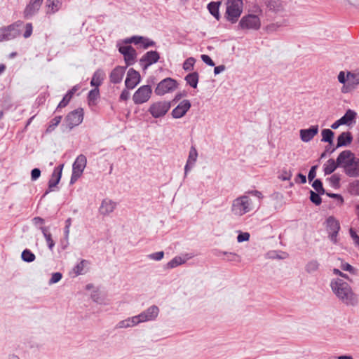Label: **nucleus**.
<instances>
[{
    "label": "nucleus",
    "instance_id": "f257e3e1",
    "mask_svg": "<svg viewBox=\"0 0 359 359\" xmlns=\"http://www.w3.org/2000/svg\"><path fill=\"white\" fill-rule=\"evenodd\" d=\"M330 287L333 293L344 304L347 306H355L358 302V298L351 287L344 280L334 278L331 280Z\"/></svg>",
    "mask_w": 359,
    "mask_h": 359
},
{
    "label": "nucleus",
    "instance_id": "f03ea898",
    "mask_svg": "<svg viewBox=\"0 0 359 359\" xmlns=\"http://www.w3.org/2000/svg\"><path fill=\"white\" fill-rule=\"evenodd\" d=\"M340 163H343L344 173L350 177H359V158L350 150H344L339 154Z\"/></svg>",
    "mask_w": 359,
    "mask_h": 359
},
{
    "label": "nucleus",
    "instance_id": "7ed1b4c3",
    "mask_svg": "<svg viewBox=\"0 0 359 359\" xmlns=\"http://www.w3.org/2000/svg\"><path fill=\"white\" fill-rule=\"evenodd\" d=\"M338 81L343 84L341 92L344 94L355 90L359 86V70L341 71L337 75Z\"/></svg>",
    "mask_w": 359,
    "mask_h": 359
},
{
    "label": "nucleus",
    "instance_id": "20e7f679",
    "mask_svg": "<svg viewBox=\"0 0 359 359\" xmlns=\"http://www.w3.org/2000/svg\"><path fill=\"white\" fill-rule=\"evenodd\" d=\"M252 200L248 195L237 197L232 201L231 210L236 216H243L254 210Z\"/></svg>",
    "mask_w": 359,
    "mask_h": 359
},
{
    "label": "nucleus",
    "instance_id": "39448f33",
    "mask_svg": "<svg viewBox=\"0 0 359 359\" xmlns=\"http://www.w3.org/2000/svg\"><path fill=\"white\" fill-rule=\"evenodd\" d=\"M23 22L18 20L13 24L0 28V42L12 40L20 34V28Z\"/></svg>",
    "mask_w": 359,
    "mask_h": 359
},
{
    "label": "nucleus",
    "instance_id": "423d86ee",
    "mask_svg": "<svg viewBox=\"0 0 359 359\" xmlns=\"http://www.w3.org/2000/svg\"><path fill=\"white\" fill-rule=\"evenodd\" d=\"M243 11L242 0H227L226 15L227 20L232 23L237 22Z\"/></svg>",
    "mask_w": 359,
    "mask_h": 359
},
{
    "label": "nucleus",
    "instance_id": "0eeeda50",
    "mask_svg": "<svg viewBox=\"0 0 359 359\" xmlns=\"http://www.w3.org/2000/svg\"><path fill=\"white\" fill-rule=\"evenodd\" d=\"M238 25L243 29L257 30L261 27V20L258 15L248 14L241 19Z\"/></svg>",
    "mask_w": 359,
    "mask_h": 359
},
{
    "label": "nucleus",
    "instance_id": "6e6552de",
    "mask_svg": "<svg viewBox=\"0 0 359 359\" xmlns=\"http://www.w3.org/2000/svg\"><path fill=\"white\" fill-rule=\"evenodd\" d=\"M87 163L86 157L80 154L77 156L72 165V174L70 183L74 184L82 175Z\"/></svg>",
    "mask_w": 359,
    "mask_h": 359
},
{
    "label": "nucleus",
    "instance_id": "1a4fd4ad",
    "mask_svg": "<svg viewBox=\"0 0 359 359\" xmlns=\"http://www.w3.org/2000/svg\"><path fill=\"white\" fill-rule=\"evenodd\" d=\"M152 89L149 85L140 86L134 93L133 100L135 104L147 102L151 97Z\"/></svg>",
    "mask_w": 359,
    "mask_h": 359
},
{
    "label": "nucleus",
    "instance_id": "9d476101",
    "mask_svg": "<svg viewBox=\"0 0 359 359\" xmlns=\"http://www.w3.org/2000/svg\"><path fill=\"white\" fill-rule=\"evenodd\" d=\"M177 86V83L175 79L166 78L158 83L154 92L157 95H163L174 91Z\"/></svg>",
    "mask_w": 359,
    "mask_h": 359
},
{
    "label": "nucleus",
    "instance_id": "9b49d317",
    "mask_svg": "<svg viewBox=\"0 0 359 359\" xmlns=\"http://www.w3.org/2000/svg\"><path fill=\"white\" fill-rule=\"evenodd\" d=\"M170 102L167 101L156 102L151 104L149 112L154 118H159L165 116L170 108Z\"/></svg>",
    "mask_w": 359,
    "mask_h": 359
},
{
    "label": "nucleus",
    "instance_id": "f8f14e48",
    "mask_svg": "<svg viewBox=\"0 0 359 359\" xmlns=\"http://www.w3.org/2000/svg\"><path fill=\"white\" fill-rule=\"evenodd\" d=\"M326 230L332 242L337 243V235L340 230V224L334 217L330 216L326 219Z\"/></svg>",
    "mask_w": 359,
    "mask_h": 359
},
{
    "label": "nucleus",
    "instance_id": "ddd939ff",
    "mask_svg": "<svg viewBox=\"0 0 359 359\" xmlns=\"http://www.w3.org/2000/svg\"><path fill=\"white\" fill-rule=\"evenodd\" d=\"M83 118V113L82 109H78L71 111L65 117L67 126L69 129H72L74 126H79Z\"/></svg>",
    "mask_w": 359,
    "mask_h": 359
},
{
    "label": "nucleus",
    "instance_id": "4468645a",
    "mask_svg": "<svg viewBox=\"0 0 359 359\" xmlns=\"http://www.w3.org/2000/svg\"><path fill=\"white\" fill-rule=\"evenodd\" d=\"M159 313V309L157 306L153 305L137 315L141 323L152 321L156 320Z\"/></svg>",
    "mask_w": 359,
    "mask_h": 359
},
{
    "label": "nucleus",
    "instance_id": "2eb2a0df",
    "mask_svg": "<svg viewBox=\"0 0 359 359\" xmlns=\"http://www.w3.org/2000/svg\"><path fill=\"white\" fill-rule=\"evenodd\" d=\"M160 56L157 51L151 50L146 53L140 59V63L144 69L149 66L156 63L159 60Z\"/></svg>",
    "mask_w": 359,
    "mask_h": 359
},
{
    "label": "nucleus",
    "instance_id": "dca6fc26",
    "mask_svg": "<svg viewBox=\"0 0 359 359\" xmlns=\"http://www.w3.org/2000/svg\"><path fill=\"white\" fill-rule=\"evenodd\" d=\"M191 102L188 100H184L172 109L171 115L174 118L183 117L191 108Z\"/></svg>",
    "mask_w": 359,
    "mask_h": 359
},
{
    "label": "nucleus",
    "instance_id": "f3484780",
    "mask_svg": "<svg viewBox=\"0 0 359 359\" xmlns=\"http://www.w3.org/2000/svg\"><path fill=\"white\" fill-rule=\"evenodd\" d=\"M140 81V75L138 72L133 68L129 69L125 85L128 89H133Z\"/></svg>",
    "mask_w": 359,
    "mask_h": 359
},
{
    "label": "nucleus",
    "instance_id": "a211bd4d",
    "mask_svg": "<svg viewBox=\"0 0 359 359\" xmlns=\"http://www.w3.org/2000/svg\"><path fill=\"white\" fill-rule=\"evenodd\" d=\"M119 52L124 56L126 67L134 63L136 57V51L130 46H124L119 47Z\"/></svg>",
    "mask_w": 359,
    "mask_h": 359
},
{
    "label": "nucleus",
    "instance_id": "6ab92c4d",
    "mask_svg": "<svg viewBox=\"0 0 359 359\" xmlns=\"http://www.w3.org/2000/svg\"><path fill=\"white\" fill-rule=\"evenodd\" d=\"M319 128L318 125L313 126L308 129H302L299 131L302 141L308 142L311 141L318 133Z\"/></svg>",
    "mask_w": 359,
    "mask_h": 359
},
{
    "label": "nucleus",
    "instance_id": "aec40b11",
    "mask_svg": "<svg viewBox=\"0 0 359 359\" xmlns=\"http://www.w3.org/2000/svg\"><path fill=\"white\" fill-rule=\"evenodd\" d=\"M127 67L117 66L109 74V80L112 83H119L121 82Z\"/></svg>",
    "mask_w": 359,
    "mask_h": 359
},
{
    "label": "nucleus",
    "instance_id": "412c9836",
    "mask_svg": "<svg viewBox=\"0 0 359 359\" xmlns=\"http://www.w3.org/2000/svg\"><path fill=\"white\" fill-rule=\"evenodd\" d=\"M198 151L194 147H191L189 150L188 159L184 166V177L187 176L188 172L194 167L197 161Z\"/></svg>",
    "mask_w": 359,
    "mask_h": 359
},
{
    "label": "nucleus",
    "instance_id": "4be33fe9",
    "mask_svg": "<svg viewBox=\"0 0 359 359\" xmlns=\"http://www.w3.org/2000/svg\"><path fill=\"white\" fill-rule=\"evenodd\" d=\"M63 166L64 165L61 164L54 169L51 177L48 182L49 191H52L53 189L59 183L61 179Z\"/></svg>",
    "mask_w": 359,
    "mask_h": 359
},
{
    "label": "nucleus",
    "instance_id": "5701e85b",
    "mask_svg": "<svg viewBox=\"0 0 359 359\" xmlns=\"http://www.w3.org/2000/svg\"><path fill=\"white\" fill-rule=\"evenodd\" d=\"M339 155L338 156L336 161L332 158L329 159L323 165V170L325 175H330L338 167L343 168V163H340Z\"/></svg>",
    "mask_w": 359,
    "mask_h": 359
},
{
    "label": "nucleus",
    "instance_id": "b1692460",
    "mask_svg": "<svg viewBox=\"0 0 359 359\" xmlns=\"http://www.w3.org/2000/svg\"><path fill=\"white\" fill-rule=\"evenodd\" d=\"M61 0H46L45 9L47 15H53L57 13L61 8Z\"/></svg>",
    "mask_w": 359,
    "mask_h": 359
},
{
    "label": "nucleus",
    "instance_id": "393cba45",
    "mask_svg": "<svg viewBox=\"0 0 359 359\" xmlns=\"http://www.w3.org/2000/svg\"><path fill=\"white\" fill-rule=\"evenodd\" d=\"M116 206L115 202L109 199H104L102 201L99 210L101 215H107L114 210Z\"/></svg>",
    "mask_w": 359,
    "mask_h": 359
},
{
    "label": "nucleus",
    "instance_id": "a878e982",
    "mask_svg": "<svg viewBox=\"0 0 359 359\" xmlns=\"http://www.w3.org/2000/svg\"><path fill=\"white\" fill-rule=\"evenodd\" d=\"M140 323V321L137 315L119 321L116 325V327L118 329L128 328L136 326Z\"/></svg>",
    "mask_w": 359,
    "mask_h": 359
},
{
    "label": "nucleus",
    "instance_id": "bb28decb",
    "mask_svg": "<svg viewBox=\"0 0 359 359\" xmlns=\"http://www.w3.org/2000/svg\"><path fill=\"white\" fill-rule=\"evenodd\" d=\"M353 137L350 132H344L337 137V144L336 148L347 146L352 142Z\"/></svg>",
    "mask_w": 359,
    "mask_h": 359
},
{
    "label": "nucleus",
    "instance_id": "cd10ccee",
    "mask_svg": "<svg viewBox=\"0 0 359 359\" xmlns=\"http://www.w3.org/2000/svg\"><path fill=\"white\" fill-rule=\"evenodd\" d=\"M104 76L105 74L103 70L100 69L96 70L92 77L90 85L98 88V87L102 83Z\"/></svg>",
    "mask_w": 359,
    "mask_h": 359
},
{
    "label": "nucleus",
    "instance_id": "c85d7f7f",
    "mask_svg": "<svg viewBox=\"0 0 359 359\" xmlns=\"http://www.w3.org/2000/svg\"><path fill=\"white\" fill-rule=\"evenodd\" d=\"M40 9V6L36 4H34L32 1L27 5L25 7L23 14L25 18H29L34 15Z\"/></svg>",
    "mask_w": 359,
    "mask_h": 359
},
{
    "label": "nucleus",
    "instance_id": "c756f323",
    "mask_svg": "<svg viewBox=\"0 0 359 359\" xmlns=\"http://www.w3.org/2000/svg\"><path fill=\"white\" fill-rule=\"evenodd\" d=\"M79 89L77 86H74L71 90H69L66 95L64 96L63 99L61 100V102L57 105V109L59 108H63L66 107L69 102H70L71 99L72 98L74 93L77 91Z\"/></svg>",
    "mask_w": 359,
    "mask_h": 359
},
{
    "label": "nucleus",
    "instance_id": "7c9ffc66",
    "mask_svg": "<svg viewBox=\"0 0 359 359\" xmlns=\"http://www.w3.org/2000/svg\"><path fill=\"white\" fill-rule=\"evenodd\" d=\"M356 116V113L351 110L348 109L345 114L340 118L341 121L342 122L343 125H351L355 120Z\"/></svg>",
    "mask_w": 359,
    "mask_h": 359
},
{
    "label": "nucleus",
    "instance_id": "2f4dec72",
    "mask_svg": "<svg viewBox=\"0 0 359 359\" xmlns=\"http://www.w3.org/2000/svg\"><path fill=\"white\" fill-rule=\"evenodd\" d=\"M40 230L46 239L48 248L50 250H53V247L55 246V242L52 239L51 233L48 231V228L46 226H41Z\"/></svg>",
    "mask_w": 359,
    "mask_h": 359
},
{
    "label": "nucleus",
    "instance_id": "473e14b6",
    "mask_svg": "<svg viewBox=\"0 0 359 359\" xmlns=\"http://www.w3.org/2000/svg\"><path fill=\"white\" fill-rule=\"evenodd\" d=\"M198 74L197 72H192L187 74L185 77V81L192 88H196L198 83Z\"/></svg>",
    "mask_w": 359,
    "mask_h": 359
},
{
    "label": "nucleus",
    "instance_id": "72a5a7b5",
    "mask_svg": "<svg viewBox=\"0 0 359 359\" xmlns=\"http://www.w3.org/2000/svg\"><path fill=\"white\" fill-rule=\"evenodd\" d=\"M322 142H327L330 144H333V139L334 136V132L330 129H323L321 132Z\"/></svg>",
    "mask_w": 359,
    "mask_h": 359
},
{
    "label": "nucleus",
    "instance_id": "f704fd0d",
    "mask_svg": "<svg viewBox=\"0 0 359 359\" xmlns=\"http://www.w3.org/2000/svg\"><path fill=\"white\" fill-rule=\"evenodd\" d=\"M187 260V258H183L180 256L175 257L167 264V268L168 269L175 268L180 265L184 264Z\"/></svg>",
    "mask_w": 359,
    "mask_h": 359
},
{
    "label": "nucleus",
    "instance_id": "c9c22d12",
    "mask_svg": "<svg viewBox=\"0 0 359 359\" xmlns=\"http://www.w3.org/2000/svg\"><path fill=\"white\" fill-rule=\"evenodd\" d=\"M219 2H210L208 5V9L209 12L217 19L219 18Z\"/></svg>",
    "mask_w": 359,
    "mask_h": 359
},
{
    "label": "nucleus",
    "instance_id": "e433bc0d",
    "mask_svg": "<svg viewBox=\"0 0 359 359\" xmlns=\"http://www.w3.org/2000/svg\"><path fill=\"white\" fill-rule=\"evenodd\" d=\"M267 6L273 11H280L283 9V4L280 0H267Z\"/></svg>",
    "mask_w": 359,
    "mask_h": 359
},
{
    "label": "nucleus",
    "instance_id": "4c0bfd02",
    "mask_svg": "<svg viewBox=\"0 0 359 359\" xmlns=\"http://www.w3.org/2000/svg\"><path fill=\"white\" fill-rule=\"evenodd\" d=\"M62 120V116H57L54 117L49 123L46 130V133H52L56 127L59 125Z\"/></svg>",
    "mask_w": 359,
    "mask_h": 359
},
{
    "label": "nucleus",
    "instance_id": "58836bf2",
    "mask_svg": "<svg viewBox=\"0 0 359 359\" xmlns=\"http://www.w3.org/2000/svg\"><path fill=\"white\" fill-rule=\"evenodd\" d=\"M319 266H320L319 262L317 260L313 259V260L309 261L306 264V265L305 266V269H306V272L311 273H313V272L318 271Z\"/></svg>",
    "mask_w": 359,
    "mask_h": 359
},
{
    "label": "nucleus",
    "instance_id": "ea45409f",
    "mask_svg": "<svg viewBox=\"0 0 359 359\" xmlns=\"http://www.w3.org/2000/svg\"><path fill=\"white\" fill-rule=\"evenodd\" d=\"M22 259L26 262H32L34 261L36 257L29 250L25 249L21 255Z\"/></svg>",
    "mask_w": 359,
    "mask_h": 359
},
{
    "label": "nucleus",
    "instance_id": "a19ab883",
    "mask_svg": "<svg viewBox=\"0 0 359 359\" xmlns=\"http://www.w3.org/2000/svg\"><path fill=\"white\" fill-rule=\"evenodd\" d=\"M87 264V261L86 260H81L79 264H77L74 268V271L76 273V275H80L83 273H85L84 268L86 266V264Z\"/></svg>",
    "mask_w": 359,
    "mask_h": 359
},
{
    "label": "nucleus",
    "instance_id": "79ce46f5",
    "mask_svg": "<svg viewBox=\"0 0 359 359\" xmlns=\"http://www.w3.org/2000/svg\"><path fill=\"white\" fill-rule=\"evenodd\" d=\"M146 41V38L143 36H134L130 38L126 39V43H135V45H140L141 42H144Z\"/></svg>",
    "mask_w": 359,
    "mask_h": 359
},
{
    "label": "nucleus",
    "instance_id": "37998d69",
    "mask_svg": "<svg viewBox=\"0 0 359 359\" xmlns=\"http://www.w3.org/2000/svg\"><path fill=\"white\" fill-rule=\"evenodd\" d=\"M196 62V60L190 57L187 58L183 63V69L185 71H191L194 68V64Z\"/></svg>",
    "mask_w": 359,
    "mask_h": 359
},
{
    "label": "nucleus",
    "instance_id": "c03bdc74",
    "mask_svg": "<svg viewBox=\"0 0 359 359\" xmlns=\"http://www.w3.org/2000/svg\"><path fill=\"white\" fill-rule=\"evenodd\" d=\"M321 194H318V192H315L312 190L310 191V200L314 204L318 205L321 203L322 199L320 196Z\"/></svg>",
    "mask_w": 359,
    "mask_h": 359
},
{
    "label": "nucleus",
    "instance_id": "a18cd8bd",
    "mask_svg": "<svg viewBox=\"0 0 359 359\" xmlns=\"http://www.w3.org/2000/svg\"><path fill=\"white\" fill-rule=\"evenodd\" d=\"M312 187L318 194H323L325 193V189H323V183L320 180L317 179L314 180V182L312 184Z\"/></svg>",
    "mask_w": 359,
    "mask_h": 359
},
{
    "label": "nucleus",
    "instance_id": "49530a36",
    "mask_svg": "<svg viewBox=\"0 0 359 359\" xmlns=\"http://www.w3.org/2000/svg\"><path fill=\"white\" fill-rule=\"evenodd\" d=\"M329 182L331 185V187L334 188H337L339 187V182H340V177L339 175L334 174L332 175L329 178Z\"/></svg>",
    "mask_w": 359,
    "mask_h": 359
},
{
    "label": "nucleus",
    "instance_id": "de8ad7c7",
    "mask_svg": "<svg viewBox=\"0 0 359 359\" xmlns=\"http://www.w3.org/2000/svg\"><path fill=\"white\" fill-rule=\"evenodd\" d=\"M62 278V275L60 272H55L52 274L51 278H50L48 283L49 285L55 284L59 282Z\"/></svg>",
    "mask_w": 359,
    "mask_h": 359
},
{
    "label": "nucleus",
    "instance_id": "09e8293b",
    "mask_svg": "<svg viewBox=\"0 0 359 359\" xmlns=\"http://www.w3.org/2000/svg\"><path fill=\"white\" fill-rule=\"evenodd\" d=\"M164 257V252L163 251L156 252L154 253L149 254L148 258L155 261H160Z\"/></svg>",
    "mask_w": 359,
    "mask_h": 359
},
{
    "label": "nucleus",
    "instance_id": "8fccbe9b",
    "mask_svg": "<svg viewBox=\"0 0 359 359\" xmlns=\"http://www.w3.org/2000/svg\"><path fill=\"white\" fill-rule=\"evenodd\" d=\"M224 255H227V260L230 262H241V257L236 253L233 252H224Z\"/></svg>",
    "mask_w": 359,
    "mask_h": 359
},
{
    "label": "nucleus",
    "instance_id": "3c124183",
    "mask_svg": "<svg viewBox=\"0 0 359 359\" xmlns=\"http://www.w3.org/2000/svg\"><path fill=\"white\" fill-rule=\"evenodd\" d=\"M99 94H100V93H99L98 88H95L91 90L89 92L88 96L89 101L91 102V101H94V100H97V97H99Z\"/></svg>",
    "mask_w": 359,
    "mask_h": 359
},
{
    "label": "nucleus",
    "instance_id": "603ef678",
    "mask_svg": "<svg viewBox=\"0 0 359 359\" xmlns=\"http://www.w3.org/2000/svg\"><path fill=\"white\" fill-rule=\"evenodd\" d=\"M250 237V235L249 233H248V232H241L237 236V241L238 243H242V242H244V241H249Z\"/></svg>",
    "mask_w": 359,
    "mask_h": 359
},
{
    "label": "nucleus",
    "instance_id": "864d4df0",
    "mask_svg": "<svg viewBox=\"0 0 359 359\" xmlns=\"http://www.w3.org/2000/svg\"><path fill=\"white\" fill-rule=\"evenodd\" d=\"M341 269L353 274L355 273V269L348 263H341Z\"/></svg>",
    "mask_w": 359,
    "mask_h": 359
},
{
    "label": "nucleus",
    "instance_id": "5fc2aeb1",
    "mask_svg": "<svg viewBox=\"0 0 359 359\" xmlns=\"http://www.w3.org/2000/svg\"><path fill=\"white\" fill-rule=\"evenodd\" d=\"M33 27L32 23H27L25 25V32L23 34L25 38H29L32 34Z\"/></svg>",
    "mask_w": 359,
    "mask_h": 359
},
{
    "label": "nucleus",
    "instance_id": "6e6d98bb",
    "mask_svg": "<svg viewBox=\"0 0 359 359\" xmlns=\"http://www.w3.org/2000/svg\"><path fill=\"white\" fill-rule=\"evenodd\" d=\"M349 233L351 238L353 241L354 244L359 247V236H358L356 232L353 229H350Z\"/></svg>",
    "mask_w": 359,
    "mask_h": 359
},
{
    "label": "nucleus",
    "instance_id": "4d7b16f0",
    "mask_svg": "<svg viewBox=\"0 0 359 359\" xmlns=\"http://www.w3.org/2000/svg\"><path fill=\"white\" fill-rule=\"evenodd\" d=\"M316 169H317V165H313L310 169L309 175H308V179H309V180L310 182L313 180V179L316 177Z\"/></svg>",
    "mask_w": 359,
    "mask_h": 359
},
{
    "label": "nucleus",
    "instance_id": "13d9d810",
    "mask_svg": "<svg viewBox=\"0 0 359 359\" xmlns=\"http://www.w3.org/2000/svg\"><path fill=\"white\" fill-rule=\"evenodd\" d=\"M41 175V170L39 168H34L31 172V179L32 181L36 180Z\"/></svg>",
    "mask_w": 359,
    "mask_h": 359
},
{
    "label": "nucleus",
    "instance_id": "bf43d9fd",
    "mask_svg": "<svg viewBox=\"0 0 359 359\" xmlns=\"http://www.w3.org/2000/svg\"><path fill=\"white\" fill-rule=\"evenodd\" d=\"M201 60L209 66H215V62L208 55H201Z\"/></svg>",
    "mask_w": 359,
    "mask_h": 359
},
{
    "label": "nucleus",
    "instance_id": "052dcab7",
    "mask_svg": "<svg viewBox=\"0 0 359 359\" xmlns=\"http://www.w3.org/2000/svg\"><path fill=\"white\" fill-rule=\"evenodd\" d=\"M280 27V25L278 23H272L266 26V30L268 32H273L276 31L279 27Z\"/></svg>",
    "mask_w": 359,
    "mask_h": 359
},
{
    "label": "nucleus",
    "instance_id": "680f3d73",
    "mask_svg": "<svg viewBox=\"0 0 359 359\" xmlns=\"http://www.w3.org/2000/svg\"><path fill=\"white\" fill-rule=\"evenodd\" d=\"M352 192L356 195H359V180H356L351 184Z\"/></svg>",
    "mask_w": 359,
    "mask_h": 359
},
{
    "label": "nucleus",
    "instance_id": "e2e57ef3",
    "mask_svg": "<svg viewBox=\"0 0 359 359\" xmlns=\"http://www.w3.org/2000/svg\"><path fill=\"white\" fill-rule=\"evenodd\" d=\"M65 224H66V225H65V235L66 238H68L69 233V228H70V226H71V224H72L71 218H68L65 221Z\"/></svg>",
    "mask_w": 359,
    "mask_h": 359
},
{
    "label": "nucleus",
    "instance_id": "0e129e2a",
    "mask_svg": "<svg viewBox=\"0 0 359 359\" xmlns=\"http://www.w3.org/2000/svg\"><path fill=\"white\" fill-rule=\"evenodd\" d=\"M130 97V93L128 92V90L127 89H124L121 95H120V100H122V101H126L128 100Z\"/></svg>",
    "mask_w": 359,
    "mask_h": 359
},
{
    "label": "nucleus",
    "instance_id": "69168bd1",
    "mask_svg": "<svg viewBox=\"0 0 359 359\" xmlns=\"http://www.w3.org/2000/svg\"><path fill=\"white\" fill-rule=\"evenodd\" d=\"M155 43L153 41L149 40V39L146 38V41L144 42H141L140 45L144 48H147L148 47L154 46Z\"/></svg>",
    "mask_w": 359,
    "mask_h": 359
},
{
    "label": "nucleus",
    "instance_id": "338daca9",
    "mask_svg": "<svg viewBox=\"0 0 359 359\" xmlns=\"http://www.w3.org/2000/svg\"><path fill=\"white\" fill-rule=\"evenodd\" d=\"M32 221L35 225L43 224L44 223V219L40 217H34Z\"/></svg>",
    "mask_w": 359,
    "mask_h": 359
},
{
    "label": "nucleus",
    "instance_id": "774afa93",
    "mask_svg": "<svg viewBox=\"0 0 359 359\" xmlns=\"http://www.w3.org/2000/svg\"><path fill=\"white\" fill-rule=\"evenodd\" d=\"M225 69L224 65H219L215 67L214 73L215 74H219L222 72Z\"/></svg>",
    "mask_w": 359,
    "mask_h": 359
}]
</instances>
